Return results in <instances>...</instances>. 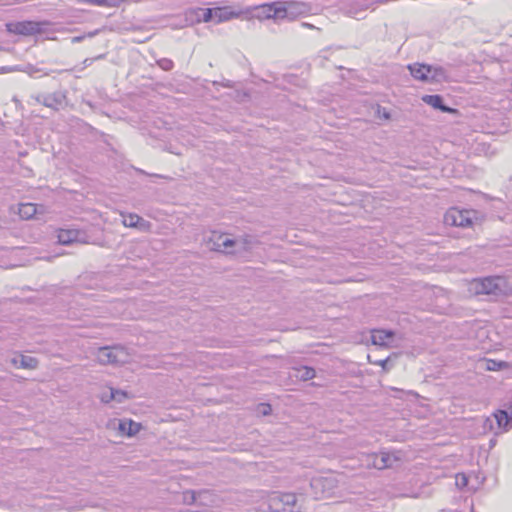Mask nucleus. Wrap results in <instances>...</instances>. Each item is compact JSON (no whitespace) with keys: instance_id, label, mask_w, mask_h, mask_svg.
<instances>
[{"instance_id":"12","label":"nucleus","mask_w":512,"mask_h":512,"mask_svg":"<svg viewBox=\"0 0 512 512\" xmlns=\"http://www.w3.org/2000/svg\"><path fill=\"white\" fill-rule=\"evenodd\" d=\"M281 1H276L260 6L261 15L267 19L282 20Z\"/></svg>"},{"instance_id":"22","label":"nucleus","mask_w":512,"mask_h":512,"mask_svg":"<svg viewBox=\"0 0 512 512\" xmlns=\"http://www.w3.org/2000/svg\"><path fill=\"white\" fill-rule=\"evenodd\" d=\"M78 232L74 230H61L58 234V240L62 244H70L77 241Z\"/></svg>"},{"instance_id":"28","label":"nucleus","mask_w":512,"mask_h":512,"mask_svg":"<svg viewBox=\"0 0 512 512\" xmlns=\"http://www.w3.org/2000/svg\"><path fill=\"white\" fill-rule=\"evenodd\" d=\"M125 398H127V392L122 390H116L111 388L109 392V399H114L118 402H122Z\"/></svg>"},{"instance_id":"24","label":"nucleus","mask_w":512,"mask_h":512,"mask_svg":"<svg viewBox=\"0 0 512 512\" xmlns=\"http://www.w3.org/2000/svg\"><path fill=\"white\" fill-rule=\"evenodd\" d=\"M202 496H207V493L206 492L186 491L183 494V500L186 504H199L198 500Z\"/></svg>"},{"instance_id":"18","label":"nucleus","mask_w":512,"mask_h":512,"mask_svg":"<svg viewBox=\"0 0 512 512\" xmlns=\"http://www.w3.org/2000/svg\"><path fill=\"white\" fill-rule=\"evenodd\" d=\"M279 500L283 504V509H288L290 512H294V507L297 504V496L294 493H282L276 495L273 500Z\"/></svg>"},{"instance_id":"26","label":"nucleus","mask_w":512,"mask_h":512,"mask_svg":"<svg viewBox=\"0 0 512 512\" xmlns=\"http://www.w3.org/2000/svg\"><path fill=\"white\" fill-rule=\"evenodd\" d=\"M483 365H485L486 370L498 371V370L502 369L503 367H506L507 363L503 362V361L487 359V360H484Z\"/></svg>"},{"instance_id":"8","label":"nucleus","mask_w":512,"mask_h":512,"mask_svg":"<svg viewBox=\"0 0 512 512\" xmlns=\"http://www.w3.org/2000/svg\"><path fill=\"white\" fill-rule=\"evenodd\" d=\"M282 20H295L310 11L308 4L299 1H281Z\"/></svg>"},{"instance_id":"16","label":"nucleus","mask_w":512,"mask_h":512,"mask_svg":"<svg viewBox=\"0 0 512 512\" xmlns=\"http://www.w3.org/2000/svg\"><path fill=\"white\" fill-rule=\"evenodd\" d=\"M40 24L33 21L19 22L16 25V32L22 35H33L40 32Z\"/></svg>"},{"instance_id":"4","label":"nucleus","mask_w":512,"mask_h":512,"mask_svg":"<svg viewBox=\"0 0 512 512\" xmlns=\"http://www.w3.org/2000/svg\"><path fill=\"white\" fill-rule=\"evenodd\" d=\"M95 356L96 360L102 365L124 364L129 361V353L120 345L100 347Z\"/></svg>"},{"instance_id":"6","label":"nucleus","mask_w":512,"mask_h":512,"mask_svg":"<svg viewBox=\"0 0 512 512\" xmlns=\"http://www.w3.org/2000/svg\"><path fill=\"white\" fill-rule=\"evenodd\" d=\"M365 461L368 467L382 470L396 466L401 461V457L398 452L381 451L368 454Z\"/></svg>"},{"instance_id":"3","label":"nucleus","mask_w":512,"mask_h":512,"mask_svg":"<svg viewBox=\"0 0 512 512\" xmlns=\"http://www.w3.org/2000/svg\"><path fill=\"white\" fill-rule=\"evenodd\" d=\"M471 286L476 294L492 295L496 297L507 294L509 289L506 279L499 276L476 279L471 283Z\"/></svg>"},{"instance_id":"13","label":"nucleus","mask_w":512,"mask_h":512,"mask_svg":"<svg viewBox=\"0 0 512 512\" xmlns=\"http://www.w3.org/2000/svg\"><path fill=\"white\" fill-rule=\"evenodd\" d=\"M421 99L425 104L433 107L434 109L440 110L441 112H445V113L455 112V109L450 108L443 103V97L441 95H438V94L424 95V96H422Z\"/></svg>"},{"instance_id":"30","label":"nucleus","mask_w":512,"mask_h":512,"mask_svg":"<svg viewBox=\"0 0 512 512\" xmlns=\"http://www.w3.org/2000/svg\"><path fill=\"white\" fill-rule=\"evenodd\" d=\"M215 8H208L203 10L202 19L204 22H214L215 23Z\"/></svg>"},{"instance_id":"2","label":"nucleus","mask_w":512,"mask_h":512,"mask_svg":"<svg viewBox=\"0 0 512 512\" xmlns=\"http://www.w3.org/2000/svg\"><path fill=\"white\" fill-rule=\"evenodd\" d=\"M407 68L415 80L426 83H441L449 78L448 71L442 66L413 63Z\"/></svg>"},{"instance_id":"19","label":"nucleus","mask_w":512,"mask_h":512,"mask_svg":"<svg viewBox=\"0 0 512 512\" xmlns=\"http://www.w3.org/2000/svg\"><path fill=\"white\" fill-rule=\"evenodd\" d=\"M292 376L301 381L311 380L315 377V370L312 367L300 366L292 369Z\"/></svg>"},{"instance_id":"25","label":"nucleus","mask_w":512,"mask_h":512,"mask_svg":"<svg viewBox=\"0 0 512 512\" xmlns=\"http://www.w3.org/2000/svg\"><path fill=\"white\" fill-rule=\"evenodd\" d=\"M215 23L227 21L234 16V13L229 11L227 8H215Z\"/></svg>"},{"instance_id":"7","label":"nucleus","mask_w":512,"mask_h":512,"mask_svg":"<svg viewBox=\"0 0 512 512\" xmlns=\"http://www.w3.org/2000/svg\"><path fill=\"white\" fill-rule=\"evenodd\" d=\"M444 222L450 226L469 227L472 224V211L451 208L445 213Z\"/></svg>"},{"instance_id":"1","label":"nucleus","mask_w":512,"mask_h":512,"mask_svg":"<svg viewBox=\"0 0 512 512\" xmlns=\"http://www.w3.org/2000/svg\"><path fill=\"white\" fill-rule=\"evenodd\" d=\"M206 246L212 251L232 254L250 249L253 239L249 236L232 238L226 233L211 231L205 237Z\"/></svg>"},{"instance_id":"21","label":"nucleus","mask_w":512,"mask_h":512,"mask_svg":"<svg viewBox=\"0 0 512 512\" xmlns=\"http://www.w3.org/2000/svg\"><path fill=\"white\" fill-rule=\"evenodd\" d=\"M140 425L131 420H123L119 423V430L128 436L138 433Z\"/></svg>"},{"instance_id":"37","label":"nucleus","mask_w":512,"mask_h":512,"mask_svg":"<svg viewBox=\"0 0 512 512\" xmlns=\"http://www.w3.org/2000/svg\"><path fill=\"white\" fill-rule=\"evenodd\" d=\"M304 26L312 27V25H309L307 23H304Z\"/></svg>"},{"instance_id":"23","label":"nucleus","mask_w":512,"mask_h":512,"mask_svg":"<svg viewBox=\"0 0 512 512\" xmlns=\"http://www.w3.org/2000/svg\"><path fill=\"white\" fill-rule=\"evenodd\" d=\"M123 0H77L79 3H86L96 6H103V7H116L118 6Z\"/></svg>"},{"instance_id":"32","label":"nucleus","mask_w":512,"mask_h":512,"mask_svg":"<svg viewBox=\"0 0 512 512\" xmlns=\"http://www.w3.org/2000/svg\"><path fill=\"white\" fill-rule=\"evenodd\" d=\"M467 483H468V479L464 474L458 475L456 477V485L459 486L460 488L465 487L467 485Z\"/></svg>"},{"instance_id":"20","label":"nucleus","mask_w":512,"mask_h":512,"mask_svg":"<svg viewBox=\"0 0 512 512\" xmlns=\"http://www.w3.org/2000/svg\"><path fill=\"white\" fill-rule=\"evenodd\" d=\"M18 213L22 219H31L38 213V205L34 203L20 204Z\"/></svg>"},{"instance_id":"36","label":"nucleus","mask_w":512,"mask_h":512,"mask_svg":"<svg viewBox=\"0 0 512 512\" xmlns=\"http://www.w3.org/2000/svg\"><path fill=\"white\" fill-rule=\"evenodd\" d=\"M111 400H112V399H109V395H103V396H102V401H103V402H109V401H111Z\"/></svg>"},{"instance_id":"9","label":"nucleus","mask_w":512,"mask_h":512,"mask_svg":"<svg viewBox=\"0 0 512 512\" xmlns=\"http://www.w3.org/2000/svg\"><path fill=\"white\" fill-rule=\"evenodd\" d=\"M34 98L38 103L54 110H60L67 105L66 92L61 90L49 94H38Z\"/></svg>"},{"instance_id":"31","label":"nucleus","mask_w":512,"mask_h":512,"mask_svg":"<svg viewBox=\"0 0 512 512\" xmlns=\"http://www.w3.org/2000/svg\"><path fill=\"white\" fill-rule=\"evenodd\" d=\"M373 363L376 364V365L381 366L386 371L390 370L391 367H392V363H391L390 358H386V359H382V360H377V361H374Z\"/></svg>"},{"instance_id":"11","label":"nucleus","mask_w":512,"mask_h":512,"mask_svg":"<svg viewBox=\"0 0 512 512\" xmlns=\"http://www.w3.org/2000/svg\"><path fill=\"white\" fill-rule=\"evenodd\" d=\"M371 3L366 0L352 1L343 8L346 15L360 19L363 18L364 12L370 7Z\"/></svg>"},{"instance_id":"33","label":"nucleus","mask_w":512,"mask_h":512,"mask_svg":"<svg viewBox=\"0 0 512 512\" xmlns=\"http://www.w3.org/2000/svg\"><path fill=\"white\" fill-rule=\"evenodd\" d=\"M98 33L97 30L93 31V32H89L87 34L88 37H94L96 34ZM86 37V35H82V36H75L72 38V43H79L81 42L84 38Z\"/></svg>"},{"instance_id":"17","label":"nucleus","mask_w":512,"mask_h":512,"mask_svg":"<svg viewBox=\"0 0 512 512\" xmlns=\"http://www.w3.org/2000/svg\"><path fill=\"white\" fill-rule=\"evenodd\" d=\"M11 362L14 366L24 369H35L38 366V360L32 356L21 355L14 357Z\"/></svg>"},{"instance_id":"5","label":"nucleus","mask_w":512,"mask_h":512,"mask_svg":"<svg viewBox=\"0 0 512 512\" xmlns=\"http://www.w3.org/2000/svg\"><path fill=\"white\" fill-rule=\"evenodd\" d=\"M309 486L314 499L330 497L338 486V480L333 475L314 477Z\"/></svg>"},{"instance_id":"35","label":"nucleus","mask_w":512,"mask_h":512,"mask_svg":"<svg viewBox=\"0 0 512 512\" xmlns=\"http://www.w3.org/2000/svg\"><path fill=\"white\" fill-rule=\"evenodd\" d=\"M259 412L263 415H269L271 413V406L269 404H261Z\"/></svg>"},{"instance_id":"10","label":"nucleus","mask_w":512,"mask_h":512,"mask_svg":"<svg viewBox=\"0 0 512 512\" xmlns=\"http://www.w3.org/2000/svg\"><path fill=\"white\" fill-rule=\"evenodd\" d=\"M505 409H499L494 413V417L502 432H507L512 429V401L505 404Z\"/></svg>"},{"instance_id":"29","label":"nucleus","mask_w":512,"mask_h":512,"mask_svg":"<svg viewBox=\"0 0 512 512\" xmlns=\"http://www.w3.org/2000/svg\"><path fill=\"white\" fill-rule=\"evenodd\" d=\"M158 66L164 71L172 70L174 64L173 61L168 58H162L157 61Z\"/></svg>"},{"instance_id":"34","label":"nucleus","mask_w":512,"mask_h":512,"mask_svg":"<svg viewBox=\"0 0 512 512\" xmlns=\"http://www.w3.org/2000/svg\"><path fill=\"white\" fill-rule=\"evenodd\" d=\"M104 56L103 55H99L97 56L96 58H86L83 62H82V67L79 69V70H83L85 69L86 67L90 66L94 60L96 59H101L103 58Z\"/></svg>"},{"instance_id":"27","label":"nucleus","mask_w":512,"mask_h":512,"mask_svg":"<svg viewBox=\"0 0 512 512\" xmlns=\"http://www.w3.org/2000/svg\"><path fill=\"white\" fill-rule=\"evenodd\" d=\"M200 492H206L207 496L199 498L198 503L203 506H213L215 504V495L209 490H201Z\"/></svg>"},{"instance_id":"14","label":"nucleus","mask_w":512,"mask_h":512,"mask_svg":"<svg viewBox=\"0 0 512 512\" xmlns=\"http://www.w3.org/2000/svg\"><path fill=\"white\" fill-rule=\"evenodd\" d=\"M122 222L126 227L138 228L142 231L147 230L150 226V223L148 221L144 220L139 215L132 213L123 215Z\"/></svg>"},{"instance_id":"15","label":"nucleus","mask_w":512,"mask_h":512,"mask_svg":"<svg viewBox=\"0 0 512 512\" xmlns=\"http://www.w3.org/2000/svg\"><path fill=\"white\" fill-rule=\"evenodd\" d=\"M394 337L391 330L375 329L371 331V341L374 345L386 346Z\"/></svg>"}]
</instances>
